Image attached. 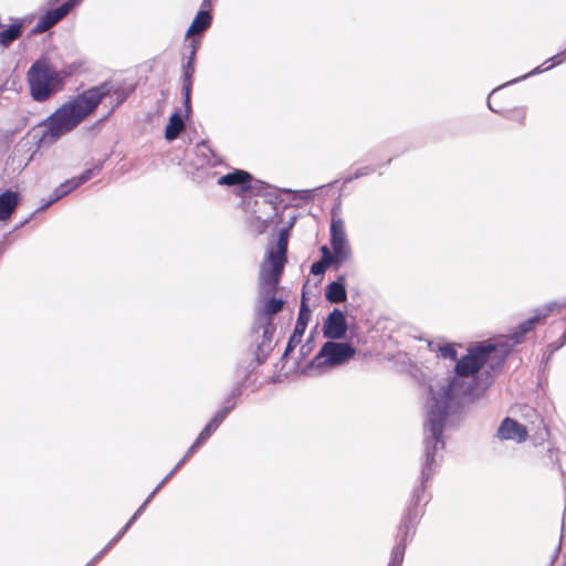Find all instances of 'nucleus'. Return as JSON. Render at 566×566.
<instances>
[{"label": "nucleus", "instance_id": "1", "mask_svg": "<svg viewBox=\"0 0 566 566\" xmlns=\"http://www.w3.org/2000/svg\"><path fill=\"white\" fill-rule=\"evenodd\" d=\"M563 306H566V303L551 302L537 310L535 316L521 323L511 335L469 348L467 355L457 361L453 376L436 380L429 386L430 397L426 406L424 420L428 462L432 461L431 448L437 452L446 447L443 429L447 416L462 398L476 397L472 381L468 378L479 373L491 359L502 361L541 318Z\"/></svg>", "mask_w": 566, "mask_h": 566}, {"label": "nucleus", "instance_id": "2", "mask_svg": "<svg viewBox=\"0 0 566 566\" xmlns=\"http://www.w3.org/2000/svg\"><path fill=\"white\" fill-rule=\"evenodd\" d=\"M109 91V84L103 83L64 103L39 125L41 128L39 146H51L63 135L73 130L97 107Z\"/></svg>", "mask_w": 566, "mask_h": 566}, {"label": "nucleus", "instance_id": "3", "mask_svg": "<svg viewBox=\"0 0 566 566\" xmlns=\"http://www.w3.org/2000/svg\"><path fill=\"white\" fill-rule=\"evenodd\" d=\"M287 234L280 232L275 249L268 251L265 260L261 263L255 302L256 323L272 322V317L282 311L284 301L273 296L276 292L281 275L286 263Z\"/></svg>", "mask_w": 566, "mask_h": 566}, {"label": "nucleus", "instance_id": "4", "mask_svg": "<svg viewBox=\"0 0 566 566\" xmlns=\"http://www.w3.org/2000/svg\"><path fill=\"white\" fill-rule=\"evenodd\" d=\"M71 74L66 70H54L48 59L36 60L28 70L30 94L36 102H45L61 91L64 80Z\"/></svg>", "mask_w": 566, "mask_h": 566}, {"label": "nucleus", "instance_id": "5", "mask_svg": "<svg viewBox=\"0 0 566 566\" xmlns=\"http://www.w3.org/2000/svg\"><path fill=\"white\" fill-rule=\"evenodd\" d=\"M422 513V509H407L401 518L397 533V543L391 549L390 560L387 566H402L406 548L413 539Z\"/></svg>", "mask_w": 566, "mask_h": 566}, {"label": "nucleus", "instance_id": "6", "mask_svg": "<svg viewBox=\"0 0 566 566\" xmlns=\"http://www.w3.org/2000/svg\"><path fill=\"white\" fill-rule=\"evenodd\" d=\"M354 355L355 348L348 343L326 342L314 357L311 366H339L348 361Z\"/></svg>", "mask_w": 566, "mask_h": 566}, {"label": "nucleus", "instance_id": "7", "mask_svg": "<svg viewBox=\"0 0 566 566\" xmlns=\"http://www.w3.org/2000/svg\"><path fill=\"white\" fill-rule=\"evenodd\" d=\"M423 444H424V461L421 467V484L415 488L412 492L411 503L408 507L421 509V502L426 500V485L430 476L434 473L437 468L440 465L444 448L434 452L431 448L432 461L428 462L427 458V444H426V423L423 424Z\"/></svg>", "mask_w": 566, "mask_h": 566}, {"label": "nucleus", "instance_id": "8", "mask_svg": "<svg viewBox=\"0 0 566 566\" xmlns=\"http://www.w3.org/2000/svg\"><path fill=\"white\" fill-rule=\"evenodd\" d=\"M329 242L332 250L338 259V263L343 264L352 258V247L347 238L344 221L340 218H332Z\"/></svg>", "mask_w": 566, "mask_h": 566}, {"label": "nucleus", "instance_id": "9", "mask_svg": "<svg viewBox=\"0 0 566 566\" xmlns=\"http://www.w3.org/2000/svg\"><path fill=\"white\" fill-rule=\"evenodd\" d=\"M258 325V328L254 327V332L258 334L261 329L262 334L255 338L256 345L253 354L258 365H261L266 360L273 349L275 326L272 322H264Z\"/></svg>", "mask_w": 566, "mask_h": 566}, {"label": "nucleus", "instance_id": "10", "mask_svg": "<svg viewBox=\"0 0 566 566\" xmlns=\"http://www.w3.org/2000/svg\"><path fill=\"white\" fill-rule=\"evenodd\" d=\"M347 323L344 313L334 308L323 324V335L329 339H342L346 336Z\"/></svg>", "mask_w": 566, "mask_h": 566}, {"label": "nucleus", "instance_id": "11", "mask_svg": "<svg viewBox=\"0 0 566 566\" xmlns=\"http://www.w3.org/2000/svg\"><path fill=\"white\" fill-rule=\"evenodd\" d=\"M500 440H512L517 443L526 441L528 432L525 426L521 424L512 418H505L496 432Z\"/></svg>", "mask_w": 566, "mask_h": 566}, {"label": "nucleus", "instance_id": "12", "mask_svg": "<svg viewBox=\"0 0 566 566\" xmlns=\"http://www.w3.org/2000/svg\"><path fill=\"white\" fill-rule=\"evenodd\" d=\"M196 48L192 46L187 62L182 66V95L185 112L188 116L191 112L192 77L195 74Z\"/></svg>", "mask_w": 566, "mask_h": 566}, {"label": "nucleus", "instance_id": "13", "mask_svg": "<svg viewBox=\"0 0 566 566\" xmlns=\"http://www.w3.org/2000/svg\"><path fill=\"white\" fill-rule=\"evenodd\" d=\"M102 169L101 165H96L93 168L86 169L80 176L73 177L64 182H62L59 187L55 188L56 193L63 198L69 195L74 189L78 188L81 185L88 181L92 177L98 174Z\"/></svg>", "mask_w": 566, "mask_h": 566}, {"label": "nucleus", "instance_id": "14", "mask_svg": "<svg viewBox=\"0 0 566 566\" xmlns=\"http://www.w3.org/2000/svg\"><path fill=\"white\" fill-rule=\"evenodd\" d=\"M252 176L240 169H235L218 179V185L221 186H238L241 191L249 190L251 188L250 181Z\"/></svg>", "mask_w": 566, "mask_h": 566}, {"label": "nucleus", "instance_id": "15", "mask_svg": "<svg viewBox=\"0 0 566 566\" xmlns=\"http://www.w3.org/2000/svg\"><path fill=\"white\" fill-rule=\"evenodd\" d=\"M70 11L67 6H60L59 8L49 10L36 23L35 31L44 32L62 20Z\"/></svg>", "mask_w": 566, "mask_h": 566}, {"label": "nucleus", "instance_id": "16", "mask_svg": "<svg viewBox=\"0 0 566 566\" xmlns=\"http://www.w3.org/2000/svg\"><path fill=\"white\" fill-rule=\"evenodd\" d=\"M19 203L17 192L7 190L0 195V221L8 220Z\"/></svg>", "mask_w": 566, "mask_h": 566}, {"label": "nucleus", "instance_id": "17", "mask_svg": "<svg viewBox=\"0 0 566 566\" xmlns=\"http://www.w3.org/2000/svg\"><path fill=\"white\" fill-rule=\"evenodd\" d=\"M565 59H566V50L560 52V53H557L556 55H554L551 59H548L547 61H545L544 64L551 63L546 67L537 66L534 70H532L530 73H527V74H525V75H523L521 77H517L515 80H512V81L507 82L505 85H510V84L523 81V80H525V78H527L530 76H533V75L543 73L545 71H548L552 67H554L555 65L563 63L565 61Z\"/></svg>", "mask_w": 566, "mask_h": 566}, {"label": "nucleus", "instance_id": "18", "mask_svg": "<svg viewBox=\"0 0 566 566\" xmlns=\"http://www.w3.org/2000/svg\"><path fill=\"white\" fill-rule=\"evenodd\" d=\"M325 297L331 303H342L347 298L345 285L339 281L329 283L325 289Z\"/></svg>", "mask_w": 566, "mask_h": 566}, {"label": "nucleus", "instance_id": "19", "mask_svg": "<svg viewBox=\"0 0 566 566\" xmlns=\"http://www.w3.org/2000/svg\"><path fill=\"white\" fill-rule=\"evenodd\" d=\"M22 22H15L7 29L0 31V45L9 48L17 39L22 35Z\"/></svg>", "mask_w": 566, "mask_h": 566}, {"label": "nucleus", "instance_id": "20", "mask_svg": "<svg viewBox=\"0 0 566 566\" xmlns=\"http://www.w3.org/2000/svg\"><path fill=\"white\" fill-rule=\"evenodd\" d=\"M211 14L208 11L201 10L199 11L195 19L192 20L188 31L187 35H192L197 33H201L206 29H208L211 24Z\"/></svg>", "mask_w": 566, "mask_h": 566}, {"label": "nucleus", "instance_id": "21", "mask_svg": "<svg viewBox=\"0 0 566 566\" xmlns=\"http://www.w3.org/2000/svg\"><path fill=\"white\" fill-rule=\"evenodd\" d=\"M185 123L181 115L178 112H175L170 118L169 123L165 129V137L167 140H174L178 137V135L184 130Z\"/></svg>", "mask_w": 566, "mask_h": 566}, {"label": "nucleus", "instance_id": "22", "mask_svg": "<svg viewBox=\"0 0 566 566\" xmlns=\"http://www.w3.org/2000/svg\"><path fill=\"white\" fill-rule=\"evenodd\" d=\"M235 407L234 396L227 398L224 406L221 410H219L214 417L211 419L213 424L219 427L221 422L227 418L230 411Z\"/></svg>", "mask_w": 566, "mask_h": 566}, {"label": "nucleus", "instance_id": "23", "mask_svg": "<svg viewBox=\"0 0 566 566\" xmlns=\"http://www.w3.org/2000/svg\"><path fill=\"white\" fill-rule=\"evenodd\" d=\"M429 346L431 347V350L437 352L439 357L442 358H449L451 360L457 359V350L453 347V345L444 344V345H437V347H433V345L430 343Z\"/></svg>", "mask_w": 566, "mask_h": 566}, {"label": "nucleus", "instance_id": "24", "mask_svg": "<svg viewBox=\"0 0 566 566\" xmlns=\"http://www.w3.org/2000/svg\"><path fill=\"white\" fill-rule=\"evenodd\" d=\"M319 251L322 253L321 260H325L326 262L335 265L336 268L342 265L340 263H338V259L336 258V254L332 250V248H328L327 245H322Z\"/></svg>", "mask_w": 566, "mask_h": 566}, {"label": "nucleus", "instance_id": "25", "mask_svg": "<svg viewBox=\"0 0 566 566\" xmlns=\"http://www.w3.org/2000/svg\"><path fill=\"white\" fill-rule=\"evenodd\" d=\"M217 428L218 427L213 424V422L210 420L208 424L201 430L196 441L201 446L211 437V434L213 433V431L217 430Z\"/></svg>", "mask_w": 566, "mask_h": 566}, {"label": "nucleus", "instance_id": "26", "mask_svg": "<svg viewBox=\"0 0 566 566\" xmlns=\"http://www.w3.org/2000/svg\"><path fill=\"white\" fill-rule=\"evenodd\" d=\"M333 264L326 262L325 260H319L317 262H314L312 265H311V274L313 275H323L325 273V271L332 266Z\"/></svg>", "mask_w": 566, "mask_h": 566}, {"label": "nucleus", "instance_id": "27", "mask_svg": "<svg viewBox=\"0 0 566 566\" xmlns=\"http://www.w3.org/2000/svg\"><path fill=\"white\" fill-rule=\"evenodd\" d=\"M303 335L296 334L293 332V334L290 336V339L287 342L284 357L287 356L291 352L294 350V348L301 343Z\"/></svg>", "mask_w": 566, "mask_h": 566}, {"label": "nucleus", "instance_id": "28", "mask_svg": "<svg viewBox=\"0 0 566 566\" xmlns=\"http://www.w3.org/2000/svg\"><path fill=\"white\" fill-rule=\"evenodd\" d=\"M308 319L310 318H306V316H303V314H298L297 321H296V324H295V327H294L293 332L296 333V334L303 335L305 329H306Z\"/></svg>", "mask_w": 566, "mask_h": 566}, {"label": "nucleus", "instance_id": "29", "mask_svg": "<svg viewBox=\"0 0 566 566\" xmlns=\"http://www.w3.org/2000/svg\"><path fill=\"white\" fill-rule=\"evenodd\" d=\"M374 171V168L369 167V166H366V167H361L359 169H357L355 171V174L350 177H347L345 179V182H350L352 180L354 179H358L360 177H365V176H368L369 174H371Z\"/></svg>", "mask_w": 566, "mask_h": 566}, {"label": "nucleus", "instance_id": "30", "mask_svg": "<svg viewBox=\"0 0 566 566\" xmlns=\"http://www.w3.org/2000/svg\"><path fill=\"white\" fill-rule=\"evenodd\" d=\"M154 496H155V492H151L148 495V497L145 500V502L137 509V511L130 517V520H133V522H135L142 515V513L145 511L146 506L149 504V502L151 501V499Z\"/></svg>", "mask_w": 566, "mask_h": 566}, {"label": "nucleus", "instance_id": "31", "mask_svg": "<svg viewBox=\"0 0 566 566\" xmlns=\"http://www.w3.org/2000/svg\"><path fill=\"white\" fill-rule=\"evenodd\" d=\"M62 199L57 193L56 190L51 193L50 199L42 206V209L49 208L51 205H53L55 201Z\"/></svg>", "mask_w": 566, "mask_h": 566}, {"label": "nucleus", "instance_id": "32", "mask_svg": "<svg viewBox=\"0 0 566 566\" xmlns=\"http://www.w3.org/2000/svg\"><path fill=\"white\" fill-rule=\"evenodd\" d=\"M62 199L57 193L56 190L51 193L50 199L42 206V209L49 208L51 205H53L55 201Z\"/></svg>", "mask_w": 566, "mask_h": 566}, {"label": "nucleus", "instance_id": "33", "mask_svg": "<svg viewBox=\"0 0 566 566\" xmlns=\"http://www.w3.org/2000/svg\"><path fill=\"white\" fill-rule=\"evenodd\" d=\"M175 474L174 471H170L166 476L163 479V481L156 486V489L153 491L155 494L172 478Z\"/></svg>", "mask_w": 566, "mask_h": 566}, {"label": "nucleus", "instance_id": "34", "mask_svg": "<svg viewBox=\"0 0 566 566\" xmlns=\"http://www.w3.org/2000/svg\"><path fill=\"white\" fill-rule=\"evenodd\" d=\"M199 447H200V444H199L197 441H195V442L192 443V446L187 450L186 454H185L181 459H185V462H186V461H187V459H188L189 457H191V454H192L193 452H196V450H197Z\"/></svg>", "mask_w": 566, "mask_h": 566}, {"label": "nucleus", "instance_id": "35", "mask_svg": "<svg viewBox=\"0 0 566 566\" xmlns=\"http://www.w3.org/2000/svg\"><path fill=\"white\" fill-rule=\"evenodd\" d=\"M298 314H303V316H306V318H310L311 316V312L304 301L301 304Z\"/></svg>", "mask_w": 566, "mask_h": 566}, {"label": "nucleus", "instance_id": "36", "mask_svg": "<svg viewBox=\"0 0 566 566\" xmlns=\"http://www.w3.org/2000/svg\"><path fill=\"white\" fill-rule=\"evenodd\" d=\"M565 344H566V329L564 331V333L562 334V336L559 338V344L558 345L552 344L551 346L553 347V350H556V349L560 348L562 346H564Z\"/></svg>", "mask_w": 566, "mask_h": 566}, {"label": "nucleus", "instance_id": "37", "mask_svg": "<svg viewBox=\"0 0 566 566\" xmlns=\"http://www.w3.org/2000/svg\"><path fill=\"white\" fill-rule=\"evenodd\" d=\"M83 0H69L64 2V6H67V10L71 11L75 6L80 4Z\"/></svg>", "mask_w": 566, "mask_h": 566}, {"label": "nucleus", "instance_id": "38", "mask_svg": "<svg viewBox=\"0 0 566 566\" xmlns=\"http://www.w3.org/2000/svg\"><path fill=\"white\" fill-rule=\"evenodd\" d=\"M133 520H129L118 532L119 536H124V534L128 531V528L133 525Z\"/></svg>", "mask_w": 566, "mask_h": 566}, {"label": "nucleus", "instance_id": "39", "mask_svg": "<svg viewBox=\"0 0 566 566\" xmlns=\"http://www.w3.org/2000/svg\"><path fill=\"white\" fill-rule=\"evenodd\" d=\"M104 552L101 551L99 553H97L92 559L91 562H93L94 564H96L103 556H104Z\"/></svg>", "mask_w": 566, "mask_h": 566}, {"label": "nucleus", "instance_id": "40", "mask_svg": "<svg viewBox=\"0 0 566 566\" xmlns=\"http://www.w3.org/2000/svg\"><path fill=\"white\" fill-rule=\"evenodd\" d=\"M104 552L101 551L99 553H97L92 559L91 562H93L94 564H96L103 556H104Z\"/></svg>", "mask_w": 566, "mask_h": 566}, {"label": "nucleus", "instance_id": "41", "mask_svg": "<svg viewBox=\"0 0 566 566\" xmlns=\"http://www.w3.org/2000/svg\"><path fill=\"white\" fill-rule=\"evenodd\" d=\"M104 552L101 551L99 553H97L92 559L91 562H93L94 564H96L103 556H104Z\"/></svg>", "mask_w": 566, "mask_h": 566}, {"label": "nucleus", "instance_id": "42", "mask_svg": "<svg viewBox=\"0 0 566 566\" xmlns=\"http://www.w3.org/2000/svg\"><path fill=\"white\" fill-rule=\"evenodd\" d=\"M122 537L123 536H119V533H117V535L114 536L107 544H109L113 547Z\"/></svg>", "mask_w": 566, "mask_h": 566}, {"label": "nucleus", "instance_id": "43", "mask_svg": "<svg viewBox=\"0 0 566 566\" xmlns=\"http://www.w3.org/2000/svg\"><path fill=\"white\" fill-rule=\"evenodd\" d=\"M122 537L123 536H119V533H117V535L114 536L107 544H109L113 547Z\"/></svg>", "mask_w": 566, "mask_h": 566}, {"label": "nucleus", "instance_id": "44", "mask_svg": "<svg viewBox=\"0 0 566 566\" xmlns=\"http://www.w3.org/2000/svg\"><path fill=\"white\" fill-rule=\"evenodd\" d=\"M122 537L123 536H119V533H117V535L114 536L107 544H109L113 547Z\"/></svg>", "mask_w": 566, "mask_h": 566}, {"label": "nucleus", "instance_id": "45", "mask_svg": "<svg viewBox=\"0 0 566 566\" xmlns=\"http://www.w3.org/2000/svg\"><path fill=\"white\" fill-rule=\"evenodd\" d=\"M310 197H311V191H308V190L300 191L301 199H308Z\"/></svg>", "mask_w": 566, "mask_h": 566}, {"label": "nucleus", "instance_id": "46", "mask_svg": "<svg viewBox=\"0 0 566 566\" xmlns=\"http://www.w3.org/2000/svg\"><path fill=\"white\" fill-rule=\"evenodd\" d=\"M184 463H185V459H180L179 462L175 465V468L171 471H174L176 473Z\"/></svg>", "mask_w": 566, "mask_h": 566}, {"label": "nucleus", "instance_id": "47", "mask_svg": "<svg viewBox=\"0 0 566 566\" xmlns=\"http://www.w3.org/2000/svg\"><path fill=\"white\" fill-rule=\"evenodd\" d=\"M111 548L112 546L109 544H106L102 551L104 552V554H106Z\"/></svg>", "mask_w": 566, "mask_h": 566}, {"label": "nucleus", "instance_id": "48", "mask_svg": "<svg viewBox=\"0 0 566 566\" xmlns=\"http://www.w3.org/2000/svg\"><path fill=\"white\" fill-rule=\"evenodd\" d=\"M488 106H489L490 111H492V112H494V113H497V111H496V109H494V108L492 107V105H491V103H490V102L488 103Z\"/></svg>", "mask_w": 566, "mask_h": 566}, {"label": "nucleus", "instance_id": "49", "mask_svg": "<svg viewBox=\"0 0 566 566\" xmlns=\"http://www.w3.org/2000/svg\"><path fill=\"white\" fill-rule=\"evenodd\" d=\"M95 564L93 562H88L85 566H94Z\"/></svg>", "mask_w": 566, "mask_h": 566}, {"label": "nucleus", "instance_id": "50", "mask_svg": "<svg viewBox=\"0 0 566 566\" xmlns=\"http://www.w3.org/2000/svg\"><path fill=\"white\" fill-rule=\"evenodd\" d=\"M283 192H291L290 189H283Z\"/></svg>", "mask_w": 566, "mask_h": 566}]
</instances>
